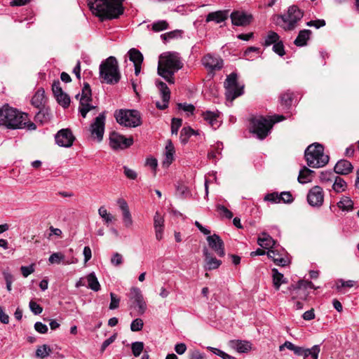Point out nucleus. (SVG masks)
I'll list each match as a JSON object with an SVG mask.
<instances>
[{
  "mask_svg": "<svg viewBox=\"0 0 359 359\" xmlns=\"http://www.w3.org/2000/svg\"><path fill=\"white\" fill-rule=\"evenodd\" d=\"M128 297L130 299L133 300L134 304H135L138 307V313L141 315L143 314L147 309V305L144 301L141 290L138 287H133L130 289Z\"/></svg>",
  "mask_w": 359,
  "mask_h": 359,
  "instance_id": "16",
  "label": "nucleus"
},
{
  "mask_svg": "<svg viewBox=\"0 0 359 359\" xmlns=\"http://www.w3.org/2000/svg\"><path fill=\"white\" fill-rule=\"evenodd\" d=\"M51 118V114L50 110L46 108H42L35 115L34 119L36 122H39L41 124L47 123Z\"/></svg>",
  "mask_w": 359,
  "mask_h": 359,
  "instance_id": "33",
  "label": "nucleus"
},
{
  "mask_svg": "<svg viewBox=\"0 0 359 359\" xmlns=\"http://www.w3.org/2000/svg\"><path fill=\"white\" fill-rule=\"evenodd\" d=\"M207 241L211 249H212L219 257H222L225 255L224 243L221 238L214 233L207 237Z\"/></svg>",
  "mask_w": 359,
  "mask_h": 359,
  "instance_id": "18",
  "label": "nucleus"
},
{
  "mask_svg": "<svg viewBox=\"0 0 359 359\" xmlns=\"http://www.w3.org/2000/svg\"><path fill=\"white\" fill-rule=\"evenodd\" d=\"M203 252L208 270L216 269L221 265L222 262L214 257L206 248H204Z\"/></svg>",
  "mask_w": 359,
  "mask_h": 359,
  "instance_id": "23",
  "label": "nucleus"
},
{
  "mask_svg": "<svg viewBox=\"0 0 359 359\" xmlns=\"http://www.w3.org/2000/svg\"><path fill=\"white\" fill-rule=\"evenodd\" d=\"M0 126L12 130L26 129L32 131L36 129V124L30 121L28 114L20 111L8 104L0 108Z\"/></svg>",
  "mask_w": 359,
  "mask_h": 359,
  "instance_id": "1",
  "label": "nucleus"
},
{
  "mask_svg": "<svg viewBox=\"0 0 359 359\" xmlns=\"http://www.w3.org/2000/svg\"><path fill=\"white\" fill-rule=\"evenodd\" d=\"M182 32H183L180 29H175L161 34V38L164 41H168L173 39H178L182 37Z\"/></svg>",
  "mask_w": 359,
  "mask_h": 359,
  "instance_id": "42",
  "label": "nucleus"
},
{
  "mask_svg": "<svg viewBox=\"0 0 359 359\" xmlns=\"http://www.w3.org/2000/svg\"><path fill=\"white\" fill-rule=\"evenodd\" d=\"M230 346L238 353H246L251 349V344L247 341L231 340Z\"/></svg>",
  "mask_w": 359,
  "mask_h": 359,
  "instance_id": "27",
  "label": "nucleus"
},
{
  "mask_svg": "<svg viewBox=\"0 0 359 359\" xmlns=\"http://www.w3.org/2000/svg\"><path fill=\"white\" fill-rule=\"evenodd\" d=\"M294 201V198L290 192L283 191L280 194V202L283 201L285 203H291Z\"/></svg>",
  "mask_w": 359,
  "mask_h": 359,
  "instance_id": "57",
  "label": "nucleus"
},
{
  "mask_svg": "<svg viewBox=\"0 0 359 359\" xmlns=\"http://www.w3.org/2000/svg\"><path fill=\"white\" fill-rule=\"evenodd\" d=\"M250 132L256 135L257 137L259 140L265 139L272 128L271 122L262 116H252L250 120Z\"/></svg>",
  "mask_w": 359,
  "mask_h": 359,
  "instance_id": "8",
  "label": "nucleus"
},
{
  "mask_svg": "<svg viewBox=\"0 0 359 359\" xmlns=\"http://www.w3.org/2000/svg\"><path fill=\"white\" fill-rule=\"evenodd\" d=\"M51 353V348L49 346L44 344L37 348L36 351V355L40 358H45Z\"/></svg>",
  "mask_w": 359,
  "mask_h": 359,
  "instance_id": "44",
  "label": "nucleus"
},
{
  "mask_svg": "<svg viewBox=\"0 0 359 359\" xmlns=\"http://www.w3.org/2000/svg\"><path fill=\"white\" fill-rule=\"evenodd\" d=\"M264 201L271 203H280V194L277 192L268 194L264 196Z\"/></svg>",
  "mask_w": 359,
  "mask_h": 359,
  "instance_id": "61",
  "label": "nucleus"
},
{
  "mask_svg": "<svg viewBox=\"0 0 359 359\" xmlns=\"http://www.w3.org/2000/svg\"><path fill=\"white\" fill-rule=\"evenodd\" d=\"M272 277L273 286L276 290L280 289L281 284L287 283V280L284 278L283 274L280 273L276 268L272 269Z\"/></svg>",
  "mask_w": 359,
  "mask_h": 359,
  "instance_id": "32",
  "label": "nucleus"
},
{
  "mask_svg": "<svg viewBox=\"0 0 359 359\" xmlns=\"http://www.w3.org/2000/svg\"><path fill=\"white\" fill-rule=\"evenodd\" d=\"M104 114L102 113L95 118L94 122L91 123L90 126V135L94 139H96L97 142L102 140L104 132Z\"/></svg>",
  "mask_w": 359,
  "mask_h": 359,
  "instance_id": "11",
  "label": "nucleus"
},
{
  "mask_svg": "<svg viewBox=\"0 0 359 359\" xmlns=\"http://www.w3.org/2000/svg\"><path fill=\"white\" fill-rule=\"evenodd\" d=\"M257 243L265 249H272L276 244L273 238L266 232H262L257 238Z\"/></svg>",
  "mask_w": 359,
  "mask_h": 359,
  "instance_id": "25",
  "label": "nucleus"
},
{
  "mask_svg": "<svg viewBox=\"0 0 359 359\" xmlns=\"http://www.w3.org/2000/svg\"><path fill=\"white\" fill-rule=\"evenodd\" d=\"M156 86L161 92L162 104L157 102L156 105L158 109L163 110L166 109L168 106V102L170 97V90L168 86L161 81H156Z\"/></svg>",
  "mask_w": 359,
  "mask_h": 359,
  "instance_id": "19",
  "label": "nucleus"
},
{
  "mask_svg": "<svg viewBox=\"0 0 359 359\" xmlns=\"http://www.w3.org/2000/svg\"><path fill=\"white\" fill-rule=\"evenodd\" d=\"M183 64L177 52H167L161 55L158 64V74L169 83L173 84L175 72L182 69Z\"/></svg>",
  "mask_w": 359,
  "mask_h": 359,
  "instance_id": "3",
  "label": "nucleus"
},
{
  "mask_svg": "<svg viewBox=\"0 0 359 359\" xmlns=\"http://www.w3.org/2000/svg\"><path fill=\"white\" fill-rule=\"evenodd\" d=\"M273 50L279 56L282 57L285 54L284 45L282 41H278L273 46Z\"/></svg>",
  "mask_w": 359,
  "mask_h": 359,
  "instance_id": "55",
  "label": "nucleus"
},
{
  "mask_svg": "<svg viewBox=\"0 0 359 359\" xmlns=\"http://www.w3.org/2000/svg\"><path fill=\"white\" fill-rule=\"evenodd\" d=\"M320 351V345H314L311 348H306L303 359H318Z\"/></svg>",
  "mask_w": 359,
  "mask_h": 359,
  "instance_id": "39",
  "label": "nucleus"
},
{
  "mask_svg": "<svg viewBox=\"0 0 359 359\" xmlns=\"http://www.w3.org/2000/svg\"><path fill=\"white\" fill-rule=\"evenodd\" d=\"M55 139L56 143L60 147H70L72 145L75 137L72 131L69 129L66 128L59 130L55 135Z\"/></svg>",
  "mask_w": 359,
  "mask_h": 359,
  "instance_id": "14",
  "label": "nucleus"
},
{
  "mask_svg": "<svg viewBox=\"0 0 359 359\" xmlns=\"http://www.w3.org/2000/svg\"><path fill=\"white\" fill-rule=\"evenodd\" d=\"M124 0H88V5L93 14L102 20L118 18L123 13Z\"/></svg>",
  "mask_w": 359,
  "mask_h": 359,
  "instance_id": "2",
  "label": "nucleus"
},
{
  "mask_svg": "<svg viewBox=\"0 0 359 359\" xmlns=\"http://www.w3.org/2000/svg\"><path fill=\"white\" fill-rule=\"evenodd\" d=\"M311 34L309 29H303L299 32V34L294 41L297 46H304L306 44L307 41L310 38Z\"/></svg>",
  "mask_w": 359,
  "mask_h": 359,
  "instance_id": "31",
  "label": "nucleus"
},
{
  "mask_svg": "<svg viewBox=\"0 0 359 359\" xmlns=\"http://www.w3.org/2000/svg\"><path fill=\"white\" fill-rule=\"evenodd\" d=\"M86 280L88 282V287L95 292H97L100 290V283L94 272L89 273L86 276Z\"/></svg>",
  "mask_w": 359,
  "mask_h": 359,
  "instance_id": "36",
  "label": "nucleus"
},
{
  "mask_svg": "<svg viewBox=\"0 0 359 359\" xmlns=\"http://www.w3.org/2000/svg\"><path fill=\"white\" fill-rule=\"evenodd\" d=\"M266 255L268 257L269 259H271L273 261V262L278 266H285L289 264V261L285 257H281L280 255L273 249L269 250Z\"/></svg>",
  "mask_w": 359,
  "mask_h": 359,
  "instance_id": "28",
  "label": "nucleus"
},
{
  "mask_svg": "<svg viewBox=\"0 0 359 359\" xmlns=\"http://www.w3.org/2000/svg\"><path fill=\"white\" fill-rule=\"evenodd\" d=\"M293 100V93L290 90L282 93L280 95V102L282 106L288 109L291 107Z\"/></svg>",
  "mask_w": 359,
  "mask_h": 359,
  "instance_id": "38",
  "label": "nucleus"
},
{
  "mask_svg": "<svg viewBox=\"0 0 359 359\" xmlns=\"http://www.w3.org/2000/svg\"><path fill=\"white\" fill-rule=\"evenodd\" d=\"M65 259V255L61 252H54L48 258V261L51 264H60Z\"/></svg>",
  "mask_w": 359,
  "mask_h": 359,
  "instance_id": "51",
  "label": "nucleus"
},
{
  "mask_svg": "<svg viewBox=\"0 0 359 359\" xmlns=\"http://www.w3.org/2000/svg\"><path fill=\"white\" fill-rule=\"evenodd\" d=\"M279 38L280 36L276 32L270 31L265 38L264 46H269L272 44H275L279 41Z\"/></svg>",
  "mask_w": 359,
  "mask_h": 359,
  "instance_id": "43",
  "label": "nucleus"
},
{
  "mask_svg": "<svg viewBox=\"0 0 359 359\" xmlns=\"http://www.w3.org/2000/svg\"><path fill=\"white\" fill-rule=\"evenodd\" d=\"M29 306L32 312L35 315H39L43 311V308L34 301H30Z\"/></svg>",
  "mask_w": 359,
  "mask_h": 359,
  "instance_id": "60",
  "label": "nucleus"
},
{
  "mask_svg": "<svg viewBox=\"0 0 359 359\" xmlns=\"http://www.w3.org/2000/svg\"><path fill=\"white\" fill-rule=\"evenodd\" d=\"M325 21L323 19H318L316 20H310L306 22V25L309 27H315L316 29H319L325 25Z\"/></svg>",
  "mask_w": 359,
  "mask_h": 359,
  "instance_id": "59",
  "label": "nucleus"
},
{
  "mask_svg": "<svg viewBox=\"0 0 359 359\" xmlns=\"http://www.w3.org/2000/svg\"><path fill=\"white\" fill-rule=\"evenodd\" d=\"M110 297H111V302H110L109 309L111 310L116 309L119 306L120 298L118 297L113 292L110 293Z\"/></svg>",
  "mask_w": 359,
  "mask_h": 359,
  "instance_id": "56",
  "label": "nucleus"
},
{
  "mask_svg": "<svg viewBox=\"0 0 359 359\" xmlns=\"http://www.w3.org/2000/svg\"><path fill=\"white\" fill-rule=\"evenodd\" d=\"M179 109H182L184 111L189 112L190 114H193L195 109V107L191 104H187V103H179L177 104Z\"/></svg>",
  "mask_w": 359,
  "mask_h": 359,
  "instance_id": "64",
  "label": "nucleus"
},
{
  "mask_svg": "<svg viewBox=\"0 0 359 359\" xmlns=\"http://www.w3.org/2000/svg\"><path fill=\"white\" fill-rule=\"evenodd\" d=\"M204 67L211 72L220 70L223 67V60L218 56L207 54L202 59Z\"/></svg>",
  "mask_w": 359,
  "mask_h": 359,
  "instance_id": "17",
  "label": "nucleus"
},
{
  "mask_svg": "<svg viewBox=\"0 0 359 359\" xmlns=\"http://www.w3.org/2000/svg\"><path fill=\"white\" fill-rule=\"evenodd\" d=\"M351 163L347 160H339L334 168V173L339 175H348L353 170Z\"/></svg>",
  "mask_w": 359,
  "mask_h": 359,
  "instance_id": "21",
  "label": "nucleus"
},
{
  "mask_svg": "<svg viewBox=\"0 0 359 359\" xmlns=\"http://www.w3.org/2000/svg\"><path fill=\"white\" fill-rule=\"evenodd\" d=\"M219 114L217 112L206 111L203 113V117L212 128L215 129L219 126L217 118Z\"/></svg>",
  "mask_w": 359,
  "mask_h": 359,
  "instance_id": "30",
  "label": "nucleus"
},
{
  "mask_svg": "<svg viewBox=\"0 0 359 359\" xmlns=\"http://www.w3.org/2000/svg\"><path fill=\"white\" fill-rule=\"evenodd\" d=\"M227 18L228 11H218L208 13L206 16L205 22H209L214 21L216 23H220L226 20Z\"/></svg>",
  "mask_w": 359,
  "mask_h": 359,
  "instance_id": "26",
  "label": "nucleus"
},
{
  "mask_svg": "<svg viewBox=\"0 0 359 359\" xmlns=\"http://www.w3.org/2000/svg\"><path fill=\"white\" fill-rule=\"evenodd\" d=\"M168 27L169 25L168 22L166 20H162L153 22L151 29L154 32H158L165 30L168 29Z\"/></svg>",
  "mask_w": 359,
  "mask_h": 359,
  "instance_id": "46",
  "label": "nucleus"
},
{
  "mask_svg": "<svg viewBox=\"0 0 359 359\" xmlns=\"http://www.w3.org/2000/svg\"><path fill=\"white\" fill-rule=\"evenodd\" d=\"M91 100L92 93L90 86L88 83H85L82 88L81 95L80 97V106L79 108V112L83 118H86L88 112L95 108L94 106L89 103Z\"/></svg>",
  "mask_w": 359,
  "mask_h": 359,
  "instance_id": "10",
  "label": "nucleus"
},
{
  "mask_svg": "<svg viewBox=\"0 0 359 359\" xmlns=\"http://www.w3.org/2000/svg\"><path fill=\"white\" fill-rule=\"evenodd\" d=\"M323 189L318 186H315L311 189L307 194V201L313 207H320L323 203Z\"/></svg>",
  "mask_w": 359,
  "mask_h": 359,
  "instance_id": "15",
  "label": "nucleus"
},
{
  "mask_svg": "<svg viewBox=\"0 0 359 359\" xmlns=\"http://www.w3.org/2000/svg\"><path fill=\"white\" fill-rule=\"evenodd\" d=\"M230 18L233 25L242 27L249 25L253 20V16L251 14L241 11H233Z\"/></svg>",
  "mask_w": 359,
  "mask_h": 359,
  "instance_id": "13",
  "label": "nucleus"
},
{
  "mask_svg": "<svg viewBox=\"0 0 359 359\" xmlns=\"http://www.w3.org/2000/svg\"><path fill=\"white\" fill-rule=\"evenodd\" d=\"M52 90L55 97H57L58 95L63 92L62 88L60 86V82L59 80L54 81L52 84Z\"/></svg>",
  "mask_w": 359,
  "mask_h": 359,
  "instance_id": "62",
  "label": "nucleus"
},
{
  "mask_svg": "<svg viewBox=\"0 0 359 359\" xmlns=\"http://www.w3.org/2000/svg\"><path fill=\"white\" fill-rule=\"evenodd\" d=\"M120 209L123 213V222L126 228H130L133 225V219L129 210V208L126 201L123 198H119L117 201Z\"/></svg>",
  "mask_w": 359,
  "mask_h": 359,
  "instance_id": "20",
  "label": "nucleus"
},
{
  "mask_svg": "<svg viewBox=\"0 0 359 359\" xmlns=\"http://www.w3.org/2000/svg\"><path fill=\"white\" fill-rule=\"evenodd\" d=\"M116 121L126 127H137L142 124L140 113L135 109H120L115 112Z\"/></svg>",
  "mask_w": 359,
  "mask_h": 359,
  "instance_id": "7",
  "label": "nucleus"
},
{
  "mask_svg": "<svg viewBox=\"0 0 359 359\" xmlns=\"http://www.w3.org/2000/svg\"><path fill=\"white\" fill-rule=\"evenodd\" d=\"M287 346L290 347V350L292 351L296 355L304 357L305 355L306 348L296 346L292 343H290Z\"/></svg>",
  "mask_w": 359,
  "mask_h": 359,
  "instance_id": "49",
  "label": "nucleus"
},
{
  "mask_svg": "<svg viewBox=\"0 0 359 359\" xmlns=\"http://www.w3.org/2000/svg\"><path fill=\"white\" fill-rule=\"evenodd\" d=\"M100 79L102 83L114 85L121 79L118 61L114 56H110L102 61L100 65Z\"/></svg>",
  "mask_w": 359,
  "mask_h": 359,
  "instance_id": "4",
  "label": "nucleus"
},
{
  "mask_svg": "<svg viewBox=\"0 0 359 359\" xmlns=\"http://www.w3.org/2000/svg\"><path fill=\"white\" fill-rule=\"evenodd\" d=\"M334 177V173L330 170L321 172L320 175V180L323 182H331Z\"/></svg>",
  "mask_w": 359,
  "mask_h": 359,
  "instance_id": "52",
  "label": "nucleus"
},
{
  "mask_svg": "<svg viewBox=\"0 0 359 359\" xmlns=\"http://www.w3.org/2000/svg\"><path fill=\"white\" fill-rule=\"evenodd\" d=\"M304 157L308 166L322 168L329 162V156L324 154L323 146L318 142L310 144L304 151Z\"/></svg>",
  "mask_w": 359,
  "mask_h": 359,
  "instance_id": "5",
  "label": "nucleus"
},
{
  "mask_svg": "<svg viewBox=\"0 0 359 359\" xmlns=\"http://www.w3.org/2000/svg\"><path fill=\"white\" fill-rule=\"evenodd\" d=\"M45 95L43 90H38L32 98L31 102L33 106L40 108L45 102Z\"/></svg>",
  "mask_w": 359,
  "mask_h": 359,
  "instance_id": "34",
  "label": "nucleus"
},
{
  "mask_svg": "<svg viewBox=\"0 0 359 359\" xmlns=\"http://www.w3.org/2000/svg\"><path fill=\"white\" fill-rule=\"evenodd\" d=\"M143 325V320L141 318H136L132 321L130 324V330L133 332H139L142 330Z\"/></svg>",
  "mask_w": 359,
  "mask_h": 359,
  "instance_id": "53",
  "label": "nucleus"
},
{
  "mask_svg": "<svg viewBox=\"0 0 359 359\" xmlns=\"http://www.w3.org/2000/svg\"><path fill=\"white\" fill-rule=\"evenodd\" d=\"M337 206L343 211H349L353 208V202L349 197L344 196L337 203Z\"/></svg>",
  "mask_w": 359,
  "mask_h": 359,
  "instance_id": "40",
  "label": "nucleus"
},
{
  "mask_svg": "<svg viewBox=\"0 0 359 359\" xmlns=\"http://www.w3.org/2000/svg\"><path fill=\"white\" fill-rule=\"evenodd\" d=\"M182 120L181 118H173L171 123V133L172 135H177L179 128L181 127Z\"/></svg>",
  "mask_w": 359,
  "mask_h": 359,
  "instance_id": "54",
  "label": "nucleus"
},
{
  "mask_svg": "<svg viewBox=\"0 0 359 359\" xmlns=\"http://www.w3.org/2000/svg\"><path fill=\"white\" fill-rule=\"evenodd\" d=\"M293 288V291L292 293V299H295L297 298H300L302 299H306L308 296V293L306 292V289L308 288L306 284H301V280L297 282L295 285L291 286Z\"/></svg>",
  "mask_w": 359,
  "mask_h": 359,
  "instance_id": "24",
  "label": "nucleus"
},
{
  "mask_svg": "<svg viewBox=\"0 0 359 359\" xmlns=\"http://www.w3.org/2000/svg\"><path fill=\"white\" fill-rule=\"evenodd\" d=\"M346 182L340 177L335 176L334 182L332 189L337 193L345 191L346 188Z\"/></svg>",
  "mask_w": 359,
  "mask_h": 359,
  "instance_id": "41",
  "label": "nucleus"
},
{
  "mask_svg": "<svg viewBox=\"0 0 359 359\" xmlns=\"http://www.w3.org/2000/svg\"><path fill=\"white\" fill-rule=\"evenodd\" d=\"M315 173L314 171L304 166L299 173L298 182L301 184L307 183L311 182L313 175Z\"/></svg>",
  "mask_w": 359,
  "mask_h": 359,
  "instance_id": "29",
  "label": "nucleus"
},
{
  "mask_svg": "<svg viewBox=\"0 0 359 359\" xmlns=\"http://www.w3.org/2000/svg\"><path fill=\"white\" fill-rule=\"evenodd\" d=\"M175 154V148L171 142V140H168L167 142V144L165 147V159L163 161V164L168 166L172 161H173Z\"/></svg>",
  "mask_w": 359,
  "mask_h": 359,
  "instance_id": "35",
  "label": "nucleus"
},
{
  "mask_svg": "<svg viewBox=\"0 0 359 359\" xmlns=\"http://www.w3.org/2000/svg\"><path fill=\"white\" fill-rule=\"evenodd\" d=\"M303 16L304 11L297 6L292 5L288 7L285 13L278 16V19H280L283 23V25L278 23V25L285 31H292L297 27L299 22L302 19Z\"/></svg>",
  "mask_w": 359,
  "mask_h": 359,
  "instance_id": "6",
  "label": "nucleus"
},
{
  "mask_svg": "<svg viewBox=\"0 0 359 359\" xmlns=\"http://www.w3.org/2000/svg\"><path fill=\"white\" fill-rule=\"evenodd\" d=\"M355 282L352 280H344L343 279H339L337 283V290L340 291L342 287H352L354 286Z\"/></svg>",
  "mask_w": 359,
  "mask_h": 359,
  "instance_id": "50",
  "label": "nucleus"
},
{
  "mask_svg": "<svg viewBox=\"0 0 359 359\" xmlns=\"http://www.w3.org/2000/svg\"><path fill=\"white\" fill-rule=\"evenodd\" d=\"M133 143V139L132 137L126 138L124 136L121 135L116 132H113L110 134L109 144L114 149H126L132 145Z\"/></svg>",
  "mask_w": 359,
  "mask_h": 359,
  "instance_id": "12",
  "label": "nucleus"
},
{
  "mask_svg": "<svg viewBox=\"0 0 359 359\" xmlns=\"http://www.w3.org/2000/svg\"><path fill=\"white\" fill-rule=\"evenodd\" d=\"M116 338L117 333H114L109 338L104 340L100 348L101 353H103L105 351V349L116 339Z\"/></svg>",
  "mask_w": 359,
  "mask_h": 359,
  "instance_id": "58",
  "label": "nucleus"
},
{
  "mask_svg": "<svg viewBox=\"0 0 359 359\" xmlns=\"http://www.w3.org/2000/svg\"><path fill=\"white\" fill-rule=\"evenodd\" d=\"M98 213L107 224L115 220V217L111 214L109 213L104 207H100L99 208Z\"/></svg>",
  "mask_w": 359,
  "mask_h": 359,
  "instance_id": "47",
  "label": "nucleus"
},
{
  "mask_svg": "<svg viewBox=\"0 0 359 359\" xmlns=\"http://www.w3.org/2000/svg\"><path fill=\"white\" fill-rule=\"evenodd\" d=\"M132 353L135 357H138L144 350V343L135 341L131 344Z\"/></svg>",
  "mask_w": 359,
  "mask_h": 359,
  "instance_id": "48",
  "label": "nucleus"
},
{
  "mask_svg": "<svg viewBox=\"0 0 359 359\" xmlns=\"http://www.w3.org/2000/svg\"><path fill=\"white\" fill-rule=\"evenodd\" d=\"M20 271L22 272V276L25 278H27L29 275H30L34 271V265L31 264L29 266H22L20 267Z\"/></svg>",
  "mask_w": 359,
  "mask_h": 359,
  "instance_id": "63",
  "label": "nucleus"
},
{
  "mask_svg": "<svg viewBox=\"0 0 359 359\" xmlns=\"http://www.w3.org/2000/svg\"><path fill=\"white\" fill-rule=\"evenodd\" d=\"M154 226L155 229L156 238L161 241L163 238L164 229V218L156 212L154 217Z\"/></svg>",
  "mask_w": 359,
  "mask_h": 359,
  "instance_id": "22",
  "label": "nucleus"
},
{
  "mask_svg": "<svg viewBox=\"0 0 359 359\" xmlns=\"http://www.w3.org/2000/svg\"><path fill=\"white\" fill-rule=\"evenodd\" d=\"M55 98L59 104L64 108H67L70 104V97L64 91L61 94L58 95L57 97H55Z\"/></svg>",
  "mask_w": 359,
  "mask_h": 359,
  "instance_id": "45",
  "label": "nucleus"
},
{
  "mask_svg": "<svg viewBox=\"0 0 359 359\" xmlns=\"http://www.w3.org/2000/svg\"><path fill=\"white\" fill-rule=\"evenodd\" d=\"M129 60L132 61L134 65L142 64L143 62V55L140 50L136 48H131L128 52Z\"/></svg>",
  "mask_w": 359,
  "mask_h": 359,
  "instance_id": "37",
  "label": "nucleus"
},
{
  "mask_svg": "<svg viewBox=\"0 0 359 359\" xmlns=\"http://www.w3.org/2000/svg\"><path fill=\"white\" fill-rule=\"evenodd\" d=\"M224 87L226 88V98L231 102L242 95L244 93V86L239 85L237 74L234 72L227 76L224 82Z\"/></svg>",
  "mask_w": 359,
  "mask_h": 359,
  "instance_id": "9",
  "label": "nucleus"
}]
</instances>
